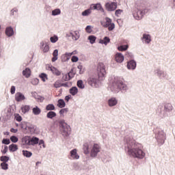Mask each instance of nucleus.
<instances>
[{"instance_id":"45","label":"nucleus","mask_w":175,"mask_h":175,"mask_svg":"<svg viewBox=\"0 0 175 175\" xmlns=\"http://www.w3.org/2000/svg\"><path fill=\"white\" fill-rule=\"evenodd\" d=\"M0 167L2 170H8L9 169V164L8 163H0Z\"/></svg>"},{"instance_id":"52","label":"nucleus","mask_w":175,"mask_h":175,"mask_svg":"<svg viewBox=\"0 0 175 175\" xmlns=\"http://www.w3.org/2000/svg\"><path fill=\"white\" fill-rule=\"evenodd\" d=\"M10 139L12 142V143H13L14 144V143H17V142H18V137L16 135L11 136Z\"/></svg>"},{"instance_id":"46","label":"nucleus","mask_w":175,"mask_h":175,"mask_svg":"<svg viewBox=\"0 0 175 175\" xmlns=\"http://www.w3.org/2000/svg\"><path fill=\"white\" fill-rule=\"evenodd\" d=\"M53 70H51V72L53 75H55V76H61V71L58 70V68L53 67Z\"/></svg>"},{"instance_id":"62","label":"nucleus","mask_w":175,"mask_h":175,"mask_svg":"<svg viewBox=\"0 0 175 175\" xmlns=\"http://www.w3.org/2000/svg\"><path fill=\"white\" fill-rule=\"evenodd\" d=\"M53 68H55L53 65H51V64H46V70H50L51 72V70H53Z\"/></svg>"},{"instance_id":"40","label":"nucleus","mask_w":175,"mask_h":175,"mask_svg":"<svg viewBox=\"0 0 175 175\" xmlns=\"http://www.w3.org/2000/svg\"><path fill=\"white\" fill-rule=\"evenodd\" d=\"M77 85L80 90H84V88H85V85H84V82L81 79H79L77 81Z\"/></svg>"},{"instance_id":"47","label":"nucleus","mask_w":175,"mask_h":175,"mask_svg":"<svg viewBox=\"0 0 175 175\" xmlns=\"http://www.w3.org/2000/svg\"><path fill=\"white\" fill-rule=\"evenodd\" d=\"M52 16H59L61 14V9L56 8L53 10H52Z\"/></svg>"},{"instance_id":"2","label":"nucleus","mask_w":175,"mask_h":175,"mask_svg":"<svg viewBox=\"0 0 175 175\" xmlns=\"http://www.w3.org/2000/svg\"><path fill=\"white\" fill-rule=\"evenodd\" d=\"M97 76L98 79L95 77H89L88 79V83L91 87H94L95 88H99L100 84L102 83V80L105 79V76H106V67L105 66V64L103 62H100L97 66Z\"/></svg>"},{"instance_id":"49","label":"nucleus","mask_w":175,"mask_h":175,"mask_svg":"<svg viewBox=\"0 0 175 175\" xmlns=\"http://www.w3.org/2000/svg\"><path fill=\"white\" fill-rule=\"evenodd\" d=\"M68 111H69L68 108H61L59 111V114H60L61 116L64 117V114H65V113H68Z\"/></svg>"},{"instance_id":"58","label":"nucleus","mask_w":175,"mask_h":175,"mask_svg":"<svg viewBox=\"0 0 175 175\" xmlns=\"http://www.w3.org/2000/svg\"><path fill=\"white\" fill-rule=\"evenodd\" d=\"M31 83L33 85H38V84H39V79L34 78L31 79Z\"/></svg>"},{"instance_id":"5","label":"nucleus","mask_w":175,"mask_h":175,"mask_svg":"<svg viewBox=\"0 0 175 175\" xmlns=\"http://www.w3.org/2000/svg\"><path fill=\"white\" fill-rule=\"evenodd\" d=\"M20 128L23 129V132H27L31 135H35V133H39L40 132L37 125L25 121L20 123Z\"/></svg>"},{"instance_id":"33","label":"nucleus","mask_w":175,"mask_h":175,"mask_svg":"<svg viewBox=\"0 0 175 175\" xmlns=\"http://www.w3.org/2000/svg\"><path fill=\"white\" fill-rule=\"evenodd\" d=\"M92 13V10L91 9V7H90L89 8L82 12L81 16H83V17H88V16H90V14H91Z\"/></svg>"},{"instance_id":"57","label":"nucleus","mask_w":175,"mask_h":175,"mask_svg":"<svg viewBox=\"0 0 175 175\" xmlns=\"http://www.w3.org/2000/svg\"><path fill=\"white\" fill-rule=\"evenodd\" d=\"M72 84V82L62 83V87H65L66 88H70Z\"/></svg>"},{"instance_id":"44","label":"nucleus","mask_w":175,"mask_h":175,"mask_svg":"<svg viewBox=\"0 0 175 175\" xmlns=\"http://www.w3.org/2000/svg\"><path fill=\"white\" fill-rule=\"evenodd\" d=\"M0 161L1 162L8 163V161H10V157L6 155L1 156Z\"/></svg>"},{"instance_id":"51","label":"nucleus","mask_w":175,"mask_h":175,"mask_svg":"<svg viewBox=\"0 0 175 175\" xmlns=\"http://www.w3.org/2000/svg\"><path fill=\"white\" fill-rule=\"evenodd\" d=\"M50 41L51 43H57L58 42V36L54 35L50 38Z\"/></svg>"},{"instance_id":"50","label":"nucleus","mask_w":175,"mask_h":175,"mask_svg":"<svg viewBox=\"0 0 175 175\" xmlns=\"http://www.w3.org/2000/svg\"><path fill=\"white\" fill-rule=\"evenodd\" d=\"M42 49L43 53H49V51H50V46L49 45V42H45L44 47Z\"/></svg>"},{"instance_id":"60","label":"nucleus","mask_w":175,"mask_h":175,"mask_svg":"<svg viewBox=\"0 0 175 175\" xmlns=\"http://www.w3.org/2000/svg\"><path fill=\"white\" fill-rule=\"evenodd\" d=\"M36 100L37 102H40V103H42V102L44 100V96L38 95Z\"/></svg>"},{"instance_id":"14","label":"nucleus","mask_w":175,"mask_h":175,"mask_svg":"<svg viewBox=\"0 0 175 175\" xmlns=\"http://www.w3.org/2000/svg\"><path fill=\"white\" fill-rule=\"evenodd\" d=\"M90 9H92V10H98L102 13H104V15L106 14L105 9H103V7L100 3H92L90 5Z\"/></svg>"},{"instance_id":"59","label":"nucleus","mask_w":175,"mask_h":175,"mask_svg":"<svg viewBox=\"0 0 175 175\" xmlns=\"http://www.w3.org/2000/svg\"><path fill=\"white\" fill-rule=\"evenodd\" d=\"M18 13V10L16 8L11 10L10 16H16V14Z\"/></svg>"},{"instance_id":"42","label":"nucleus","mask_w":175,"mask_h":175,"mask_svg":"<svg viewBox=\"0 0 175 175\" xmlns=\"http://www.w3.org/2000/svg\"><path fill=\"white\" fill-rule=\"evenodd\" d=\"M128 49H129L128 44H122L118 46V51H126Z\"/></svg>"},{"instance_id":"27","label":"nucleus","mask_w":175,"mask_h":175,"mask_svg":"<svg viewBox=\"0 0 175 175\" xmlns=\"http://www.w3.org/2000/svg\"><path fill=\"white\" fill-rule=\"evenodd\" d=\"M13 116V113H7L5 117L0 118V121L1 122H8V121L10 120L12 116Z\"/></svg>"},{"instance_id":"61","label":"nucleus","mask_w":175,"mask_h":175,"mask_svg":"<svg viewBox=\"0 0 175 175\" xmlns=\"http://www.w3.org/2000/svg\"><path fill=\"white\" fill-rule=\"evenodd\" d=\"M71 62L73 63L79 62V57L77 55H72Z\"/></svg>"},{"instance_id":"22","label":"nucleus","mask_w":175,"mask_h":175,"mask_svg":"<svg viewBox=\"0 0 175 175\" xmlns=\"http://www.w3.org/2000/svg\"><path fill=\"white\" fill-rule=\"evenodd\" d=\"M142 40L144 41L147 44L151 43V36L150 34L144 33Z\"/></svg>"},{"instance_id":"30","label":"nucleus","mask_w":175,"mask_h":175,"mask_svg":"<svg viewBox=\"0 0 175 175\" xmlns=\"http://www.w3.org/2000/svg\"><path fill=\"white\" fill-rule=\"evenodd\" d=\"M9 151L10 152H16L17 150H18V145L16 144H11L9 146Z\"/></svg>"},{"instance_id":"39","label":"nucleus","mask_w":175,"mask_h":175,"mask_svg":"<svg viewBox=\"0 0 175 175\" xmlns=\"http://www.w3.org/2000/svg\"><path fill=\"white\" fill-rule=\"evenodd\" d=\"M88 40H89L90 44H94V43H96V36L90 35L88 37Z\"/></svg>"},{"instance_id":"13","label":"nucleus","mask_w":175,"mask_h":175,"mask_svg":"<svg viewBox=\"0 0 175 175\" xmlns=\"http://www.w3.org/2000/svg\"><path fill=\"white\" fill-rule=\"evenodd\" d=\"M154 74L157 75V76L159 77V78L164 79V80H167L169 79V75L166 72L161 70L159 68H157L154 70Z\"/></svg>"},{"instance_id":"20","label":"nucleus","mask_w":175,"mask_h":175,"mask_svg":"<svg viewBox=\"0 0 175 175\" xmlns=\"http://www.w3.org/2000/svg\"><path fill=\"white\" fill-rule=\"evenodd\" d=\"M15 100L16 102H23V100H25V96L21 92H17L15 94Z\"/></svg>"},{"instance_id":"15","label":"nucleus","mask_w":175,"mask_h":175,"mask_svg":"<svg viewBox=\"0 0 175 175\" xmlns=\"http://www.w3.org/2000/svg\"><path fill=\"white\" fill-rule=\"evenodd\" d=\"M126 66L129 70H135L136 66H137V63L135 62V59H131L127 62Z\"/></svg>"},{"instance_id":"43","label":"nucleus","mask_w":175,"mask_h":175,"mask_svg":"<svg viewBox=\"0 0 175 175\" xmlns=\"http://www.w3.org/2000/svg\"><path fill=\"white\" fill-rule=\"evenodd\" d=\"M39 77L40 79H41L42 81H43V83H46V81L48 80L49 77L47 74L44 73V72H42L39 75Z\"/></svg>"},{"instance_id":"37","label":"nucleus","mask_w":175,"mask_h":175,"mask_svg":"<svg viewBox=\"0 0 175 175\" xmlns=\"http://www.w3.org/2000/svg\"><path fill=\"white\" fill-rule=\"evenodd\" d=\"M53 57L51 59L52 62H55L58 59V49H55L52 53Z\"/></svg>"},{"instance_id":"48","label":"nucleus","mask_w":175,"mask_h":175,"mask_svg":"<svg viewBox=\"0 0 175 175\" xmlns=\"http://www.w3.org/2000/svg\"><path fill=\"white\" fill-rule=\"evenodd\" d=\"M14 120L18 122H21L23 121V117L18 113H14Z\"/></svg>"},{"instance_id":"23","label":"nucleus","mask_w":175,"mask_h":175,"mask_svg":"<svg viewBox=\"0 0 175 175\" xmlns=\"http://www.w3.org/2000/svg\"><path fill=\"white\" fill-rule=\"evenodd\" d=\"M110 38L109 36H105L103 39H100L98 43L100 44H105V46H107L109 43H110Z\"/></svg>"},{"instance_id":"21","label":"nucleus","mask_w":175,"mask_h":175,"mask_svg":"<svg viewBox=\"0 0 175 175\" xmlns=\"http://www.w3.org/2000/svg\"><path fill=\"white\" fill-rule=\"evenodd\" d=\"M108 106L109 107H113L114 106H116L117 103H118V100L116 97H111L108 100Z\"/></svg>"},{"instance_id":"7","label":"nucleus","mask_w":175,"mask_h":175,"mask_svg":"<svg viewBox=\"0 0 175 175\" xmlns=\"http://www.w3.org/2000/svg\"><path fill=\"white\" fill-rule=\"evenodd\" d=\"M135 8L137 10L139 11V14L141 16H144L148 13V8H147V2L144 0H138L135 2Z\"/></svg>"},{"instance_id":"34","label":"nucleus","mask_w":175,"mask_h":175,"mask_svg":"<svg viewBox=\"0 0 175 175\" xmlns=\"http://www.w3.org/2000/svg\"><path fill=\"white\" fill-rule=\"evenodd\" d=\"M32 113L34 116H39L42 113V109H40L38 105H36L32 109Z\"/></svg>"},{"instance_id":"12","label":"nucleus","mask_w":175,"mask_h":175,"mask_svg":"<svg viewBox=\"0 0 175 175\" xmlns=\"http://www.w3.org/2000/svg\"><path fill=\"white\" fill-rule=\"evenodd\" d=\"M105 9L107 12H114V10H117L118 4L117 2L111 1L105 3Z\"/></svg>"},{"instance_id":"64","label":"nucleus","mask_w":175,"mask_h":175,"mask_svg":"<svg viewBox=\"0 0 175 175\" xmlns=\"http://www.w3.org/2000/svg\"><path fill=\"white\" fill-rule=\"evenodd\" d=\"M73 167L75 170H77V171L81 170V167H80V165H79V164L77 163H74Z\"/></svg>"},{"instance_id":"54","label":"nucleus","mask_w":175,"mask_h":175,"mask_svg":"<svg viewBox=\"0 0 175 175\" xmlns=\"http://www.w3.org/2000/svg\"><path fill=\"white\" fill-rule=\"evenodd\" d=\"M80 38V33L79 31H74V37L72 39H75V40H79Z\"/></svg>"},{"instance_id":"56","label":"nucleus","mask_w":175,"mask_h":175,"mask_svg":"<svg viewBox=\"0 0 175 175\" xmlns=\"http://www.w3.org/2000/svg\"><path fill=\"white\" fill-rule=\"evenodd\" d=\"M92 28L93 27L91 25H87L85 27V32H87V33H92Z\"/></svg>"},{"instance_id":"1","label":"nucleus","mask_w":175,"mask_h":175,"mask_svg":"<svg viewBox=\"0 0 175 175\" xmlns=\"http://www.w3.org/2000/svg\"><path fill=\"white\" fill-rule=\"evenodd\" d=\"M124 148L127 155L137 158V159H143L146 157V152L143 150L141 144L133 140V137L126 136L124 137Z\"/></svg>"},{"instance_id":"41","label":"nucleus","mask_w":175,"mask_h":175,"mask_svg":"<svg viewBox=\"0 0 175 175\" xmlns=\"http://www.w3.org/2000/svg\"><path fill=\"white\" fill-rule=\"evenodd\" d=\"M45 110H46V111H53L54 110H55V105H54V104L53 103L48 104L46 106Z\"/></svg>"},{"instance_id":"6","label":"nucleus","mask_w":175,"mask_h":175,"mask_svg":"<svg viewBox=\"0 0 175 175\" xmlns=\"http://www.w3.org/2000/svg\"><path fill=\"white\" fill-rule=\"evenodd\" d=\"M59 126L64 137H68V136H70V133H72V129L68 123L65 122V120H61L59 121Z\"/></svg>"},{"instance_id":"63","label":"nucleus","mask_w":175,"mask_h":175,"mask_svg":"<svg viewBox=\"0 0 175 175\" xmlns=\"http://www.w3.org/2000/svg\"><path fill=\"white\" fill-rule=\"evenodd\" d=\"M122 12H124V10H121V9H118L116 10L115 12V16H116V17H118L119 14H121L122 13Z\"/></svg>"},{"instance_id":"10","label":"nucleus","mask_w":175,"mask_h":175,"mask_svg":"<svg viewBox=\"0 0 175 175\" xmlns=\"http://www.w3.org/2000/svg\"><path fill=\"white\" fill-rule=\"evenodd\" d=\"M111 18L106 17L105 22L100 21V25L104 28H108L109 31H113L114 28H116V24H114V23H111Z\"/></svg>"},{"instance_id":"9","label":"nucleus","mask_w":175,"mask_h":175,"mask_svg":"<svg viewBox=\"0 0 175 175\" xmlns=\"http://www.w3.org/2000/svg\"><path fill=\"white\" fill-rule=\"evenodd\" d=\"M76 70H77V68L72 67L65 75L62 73L63 77L62 78V81H70V80H72V79H73L76 75Z\"/></svg>"},{"instance_id":"17","label":"nucleus","mask_w":175,"mask_h":175,"mask_svg":"<svg viewBox=\"0 0 175 175\" xmlns=\"http://www.w3.org/2000/svg\"><path fill=\"white\" fill-rule=\"evenodd\" d=\"M5 33L8 38H12L14 35V29L12 26H8L5 28Z\"/></svg>"},{"instance_id":"26","label":"nucleus","mask_w":175,"mask_h":175,"mask_svg":"<svg viewBox=\"0 0 175 175\" xmlns=\"http://www.w3.org/2000/svg\"><path fill=\"white\" fill-rule=\"evenodd\" d=\"M83 154L88 155L90 154V142H85L83 144Z\"/></svg>"},{"instance_id":"28","label":"nucleus","mask_w":175,"mask_h":175,"mask_svg":"<svg viewBox=\"0 0 175 175\" xmlns=\"http://www.w3.org/2000/svg\"><path fill=\"white\" fill-rule=\"evenodd\" d=\"M57 107L59 109H64L66 106V103H65V100L64 98H60L57 100Z\"/></svg>"},{"instance_id":"25","label":"nucleus","mask_w":175,"mask_h":175,"mask_svg":"<svg viewBox=\"0 0 175 175\" xmlns=\"http://www.w3.org/2000/svg\"><path fill=\"white\" fill-rule=\"evenodd\" d=\"M69 92L72 96H75L79 94V88L77 86H72L69 89Z\"/></svg>"},{"instance_id":"11","label":"nucleus","mask_w":175,"mask_h":175,"mask_svg":"<svg viewBox=\"0 0 175 175\" xmlns=\"http://www.w3.org/2000/svg\"><path fill=\"white\" fill-rule=\"evenodd\" d=\"M98 152H100V146L98 144H94L90 151L91 158H96Z\"/></svg>"},{"instance_id":"55","label":"nucleus","mask_w":175,"mask_h":175,"mask_svg":"<svg viewBox=\"0 0 175 175\" xmlns=\"http://www.w3.org/2000/svg\"><path fill=\"white\" fill-rule=\"evenodd\" d=\"M2 144H5V146H8L10 144V139L9 138H3L1 141Z\"/></svg>"},{"instance_id":"29","label":"nucleus","mask_w":175,"mask_h":175,"mask_svg":"<svg viewBox=\"0 0 175 175\" xmlns=\"http://www.w3.org/2000/svg\"><path fill=\"white\" fill-rule=\"evenodd\" d=\"M39 143V137L30 136V146H36Z\"/></svg>"},{"instance_id":"18","label":"nucleus","mask_w":175,"mask_h":175,"mask_svg":"<svg viewBox=\"0 0 175 175\" xmlns=\"http://www.w3.org/2000/svg\"><path fill=\"white\" fill-rule=\"evenodd\" d=\"M124 59H125V57H124V55L122 53H116L115 55V60L118 64H122V62H124Z\"/></svg>"},{"instance_id":"3","label":"nucleus","mask_w":175,"mask_h":175,"mask_svg":"<svg viewBox=\"0 0 175 175\" xmlns=\"http://www.w3.org/2000/svg\"><path fill=\"white\" fill-rule=\"evenodd\" d=\"M109 89L113 94H118V92L125 94L129 90V88H128V85L124 81L114 79L112 84L109 86Z\"/></svg>"},{"instance_id":"19","label":"nucleus","mask_w":175,"mask_h":175,"mask_svg":"<svg viewBox=\"0 0 175 175\" xmlns=\"http://www.w3.org/2000/svg\"><path fill=\"white\" fill-rule=\"evenodd\" d=\"M31 136L25 135V137H22L21 142L23 146H31Z\"/></svg>"},{"instance_id":"8","label":"nucleus","mask_w":175,"mask_h":175,"mask_svg":"<svg viewBox=\"0 0 175 175\" xmlns=\"http://www.w3.org/2000/svg\"><path fill=\"white\" fill-rule=\"evenodd\" d=\"M154 133H155V138L159 144H160V146L165 144V140H166V133H165V131H163V130L157 129L155 130Z\"/></svg>"},{"instance_id":"16","label":"nucleus","mask_w":175,"mask_h":175,"mask_svg":"<svg viewBox=\"0 0 175 175\" xmlns=\"http://www.w3.org/2000/svg\"><path fill=\"white\" fill-rule=\"evenodd\" d=\"M69 159H79L80 155L77 153V149L75 148L70 151V157H68Z\"/></svg>"},{"instance_id":"53","label":"nucleus","mask_w":175,"mask_h":175,"mask_svg":"<svg viewBox=\"0 0 175 175\" xmlns=\"http://www.w3.org/2000/svg\"><path fill=\"white\" fill-rule=\"evenodd\" d=\"M54 88H61L62 87V83L59 82V81H56L53 83Z\"/></svg>"},{"instance_id":"32","label":"nucleus","mask_w":175,"mask_h":175,"mask_svg":"<svg viewBox=\"0 0 175 175\" xmlns=\"http://www.w3.org/2000/svg\"><path fill=\"white\" fill-rule=\"evenodd\" d=\"M139 12L140 11L137 10V11H134L133 12V16L134 18H135V20H142V18H143V17L144 16H142Z\"/></svg>"},{"instance_id":"35","label":"nucleus","mask_w":175,"mask_h":175,"mask_svg":"<svg viewBox=\"0 0 175 175\" xmlns=\"http://www.w3.org/2000/svg\"><path fill=\"white\" fill-rule=\"evenodd\" d=\"M55 117H57V113L54 111H49L46 113V118H49L50 120H53V118H55Z\"/></svg>"},{"instance_id":"31","label":"nucleus","mask_w":175,"mask_h":175,"mask_svg":"<svg viewBox=\"0 0 175 175\" xmlns=\"http://www.w3.org/2000/svg\"><path fill=\"white\" fill-rule=\"evenodd\" d=\"M60 59L62 62H68V61L70 59L69 53L68 52H66L64 54L62 55Z\"/></svg>"},{"instance_id":"36","label":"nucleus","mask_w":175,"mask_h":175,"mask_svg":"<svg viewBox=\"0 0 175 175\" xmlns=\"http://www.w3.org/2000/svg\"><path fill=\"white\" fill-rule=\"evenodd\" d=\"M21 109L23 114H26V113H28L31 110V107L29 105H22Z\"/></svg>"},{"instance_id":"4","label":"nucleus","mask_w":175,"mask_h":175,"mask_svg":"<svg viewBox=\"0 0 175 175\" xmlns=\"http://www.w3.org/2000/svg\"><path fill=\"white\" fill-rule=\"evenodd\" d=\"M173 111V105L169 103H165L163 105H159L157 109V114L161 118H165V117H169L170 113Z\"/></svg>"},{"instance_id":"38","label":"nucleus","mask_w":175,"mask_h":175,"mask_svg":"<svg viewBox=\"0 0 175 175\" xmlns=\"http://www.w3.org/2000/svg\"><path fill=\"white\" fill-rule=\"evenodd\" d=\"M22 154L25 158H31V157H32V152L27 150H23Z\"/></svg>"},{"instance_id":"24","label":"nucleus","mask_w":175,"mask_h":175,"mask_svg":"<svg viewBox=\"0 0 175 175\" xmlns=\"http://www.w3.org/2000/svg\"><path fill=\"white\" fill-rule=\"evenodd\" d=\"M23 76L26 77V79H29L31 77V68L27 67L25 70L22 72Z\"/></svg>"}]
</instances>
